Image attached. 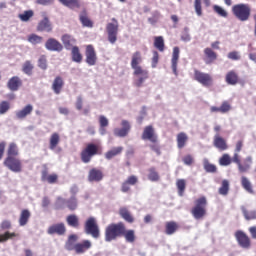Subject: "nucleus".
Wrapping results in <instances>:
<instances>
[{"label": "nucleus", "mask_w": 256, "mask_h": 256, "mask_svg": "<svg viewBox=\"0 0 256 256\" xmlns=\"http://www.w3.org/2000/svg\"><path fill=\"white\" fill-rule=\"evenodd\" d=\"M122 237H124L126 243H133L137 237L135 236V230L129 229L124 224V231L122 232Z\"/></svg>", "instance_id": "e433bc0d"}, {"label": "nucleus", "mask_w": 256, "mask_h": 256, "mask_svg": "<svg viewBox=\"0 0 256 256\" xmlns=\"http://www.w3.org/2000/svg\"><path fill=\"white\" fill-rule=\"evenodd\" d=\"M139 183V178L135 175L129 176L122 184L121 191L122 193H129L131 191V185H137Z\"/></svg>", "instance_id": "dca6fc26"}, {"label": "nucleus", "mask_w": 256, "mask_h": 256, "mask_svg": "<svg viewBox=\"0 0 256 256\" xmlns=\"http://www.w3.org/2000/svg\"><path fill=\"white\" fill-rule=\"evenodd\" d=\"M206 65H211L217 61V52L213 51L211 48L204 49V59Z\"/></svg>", "instance_id": "4be33fe9"}, {"label": "nucleus", "mask_w": 256, "mask_h": 256, "mask_svg": "<svg viewBox=\"0 0 256 256\" xmlns=\"http://www.w3.org/2000/svg\"><path fill=\"white\" fill-rule=\"evenodd\" d=\"M63 87H65V80H63V77L61 76H56L52 82V91L55 93V95H61Z\"/></svg>", "instance_id": "aec40b11"}, {"label": "nucleus", "mask_w": 256, "mask_h": 256, "mask_svg": "<svg viewBox=\"0 0 256 256\" xmlns=\"http://www.w3.org/2000/svg\"><path fill=\"white\" fill-rule=\"evenodd\" d=\"M38 67L43 71L47 70V56H40V58L38 59Z\"/></svg>", "instance_id": "052dcab7"}, {"label": "nucleus", "mask_w": 256, "mask_h": 256, "mask_svg": "<svg viewBox=\"0 0 256 256\" xmlns=\"http://www.w3.org/2000/svg\"><path fill=\"white\" fill-rule=\"evenodd\" d=\"M6 157H18L19 156V147L15 142H12L8 145L6 151Z\"/></svg>", "instance_id": "79ce46f5"}, {"label": "nucleus", "mask_w": 256, "mask_h": 256, "mask_svg": "<svg viewBox=\"0 0 256 256\" xmlns=\"http://www.w3.org/2000/svg\"><path fill=\"white\" fill-rule=\"evenodd\" d=\"M154 47L160 53H163L165 51V40L163 39V36H156L154 37Z\"/></svg>", "instance_id": "09e8293b"}, {"label": "nucleus", "mask_w": 256, "mask_h": 256, "mask_svg": "<svg viewBox=\"0 0 256 256\" xmlns=\"http://www.w3.org/2000/svg\"><path fill=\"white\" fill-rule=\"evenodd\" d=\"M84 231L94 239H99V237H101V230H99V224H97V219L95 217H89L85 221Z\"/></svg>", "instance_id": "423d86ee"}, {"label": "nucleus", "mask_w": 256, "mask_h": 256, "mask_svg": "<svg viewBox=\"0 0 256 256\" xmlns=\"http://www.w3.org/2000/svg\"><path fill=\"white\" fill-rule=\"evenodd\" d=\"M28 42L32 45H39V43L43 42V37L37 35V34H30L28 36Z\"/></svg>", "instance_id": "6e6d98bb"}, {"label": "nucleus", "mask_w": 256, "mask_h": 256, "mask_svg": "<svg viewBox=\"0 0 256 256\" xmlns=\"http://www.w3.org/2000/svg\"><path fill=\"white\" fill-rule=\"evenodd\" d=\"M45 47L48 51H57L58 53L63 51V44L55 38H49L45 43Z\"/></svg>", "instance_id": "f3484780"}, {"label": "nucleus", "mask_w": 256, "mask_h": 256, "mask_svg": "<svg viewBox=\"0 0 256 256\" xmlns=\"http://www.w3.org/2000/svg\"><path fill=\"white\" fill-rule=\"evenodd\" d=\"M101 153V146L94 143H88L86 147L81 151L80 159L82 163H91V159H93L95 155H101Z\"/></svg>", "instance_id": "7ed1b4c3"}, {"label": "nucleus", "mask_w": 256, "mask_h": 256, "mask_svg": "<svg viewBox=\"0 0 256 256\" xmlns=\"http://www.w3.org/2000/svg\"><path fill=\"white\" fill-rule=\"evenodd\" d=\"M213 145L218 149V151H227L229 149V145H227V140L221 137V135L216 134L214 136Z\"/></svg>", "instance_id": "a211bd4d"}, {"label": "nucleus", "mask_w": 256, "mask_h": 256, "mask_svg": "<svg viewBox=\"0 0 256 256\" xmlns=\"http://www.w3.org/2000/svg\"><path fill=\"white\" fill-rule=\"evenodd\" d=\"M77 239H79V237L76 234H71L68 237V241L66 242V245H65L67 251H73V247H75L73 243H75Z\"/></svg>", "instance_id": "5fc2aeb1"}, {"label": "nucleus", "mask_w": 256, "mask_h": 256, "mask_svg": "<svg viewBox=\"0 0 256 256\" xmlns=\"http://www.w3.org/2000/svg\"><path fill=\"white\" fill-rule=\"evenodd\" d=\"M31 113H33V105L28 104L22 110L16 112V117L17 119H25Z\"/></svg>", "instance_id": "4c0bfd02"}, {"label": "nucleus", "mask_w": 256, "mask_h": 256, "mask_svg": "<svg viewBox=\"0 0 256 256\" xmlns=\"http://www.w3.org/2000/svg\"><path fill=\"white\" fill-rule=\"evenodd\" d=\"M112 23L106 25L109 43L115 44L117 42V33H119V21L115 18L111 19Z\"/></svg>", "instance_id": "6e6552de"}, {"label": "nucleus", "mask_w": 256, "mask_h": 256, "mask_svg": "<svg viewBox=\"0 0 256 256\" xmlns=\"http://www.w3.org/2000/svg\"><path fill=\"white\" fill-rule=\"evenodd\" d=\"M79 21L83 27H88L89 29L93 28V20L89 18V14H87V10L84 9L79 15Z\"/></svg>", "instance_id": "bb28decb"}, {"label": "nucleus", "mask_w": 256, "mask_h": 256, "mask_svg": "<svg viewBox=\"0 0 256 256\" xmlns=\"http://www.w3.org/2000/svg\"><path fill=\"white\" fill-rule=\"evenodd\" d=\"M121 153H123L122 146L114 147L105 153V159H108V161H109V160L113 159V157H117V155H121Z\"/></svg>", "instance_id": "c03bdc74"}, {"label": "nucleus", "mask_w": 256, "mask_h": 256, "mask_svg": "<svg viewBox=\"0 0 256 256\" xmlns=\"http://www.w3.org/2000/svg\"><path fill=\"white\" fill-rule=\"evenodd\" d=\"M19 234L15 232L6 231L3 234H0V243H5L9 241V239H15V237H18Z\"/></svg>", "instance_id": "3c124183"}, {"label": "nucleus", "mask_w": 256, "mask_h": 256, "mask_svg": "<svg viewBox=\"0 0 256 256\" xmlns=\"http://www.w3.org/2000/svg\"><path fill=\"white\" fill-rule=\"evenodd\" d=\"M103 177H105V175L99 168H92L88 172V181L90 183H99V181H103Z\"/></svg>", "instance_id": "4468645a"}, {"label": "nucleus", "mask_w": 256, "mask_h": 256, "mask_svg": "<svg viewBox=\"0 0 256 256\" xmlns=\"http://www.w3.org/2000/svg\"><path fill=\"white\" fill-rule=\"evenodd\" d=\"M3 165L10 171H13V173H21V171H23L21 160L16 157H6Z\"/></svg>", "instance_id": "1a4fd4ad"}, {"label": "nucleus", "mask_w": 256, "mask_h": 256, "mask_svg": "<svg viewBox=\"0 0 256 256\" xmlns=\"http://www.w3.org/2000/svg\"><path fill=\"white\" fill-rule=\"evenodd\" d=\"M241 211L243 213L246 221H255L256 220V210H247L245 206L241 207Z\"/></svg>", "instance_id": "49530a36"}, {"label": "nucleus", "mask_w": 256, "mask_h": 256, "mask_svg": "<svg viewBox=\"0 0 256 256\" xmlns=\"http://www.w3.org/2000/svg\"><path fill=\"white\" fill-rule=\"evenodd\" d=\"M71 50V57L74 63H81L83 61V54L78 46H73Z\"/></svg>", "instance_id": "58836bf2"}, {"label": "nucleus", "mask_w": 256, "mask_h": 256, "mask_svg": "<svg viewBox=\"0 0 256 256\" xmlns=\"http://www.w3.org/2000/svg\"><path fill=\"white\" fill-rule=\"evenodd\" d=\"M119 215L126 223H135V217L131 214V211L127 207H121L119 209Z\"/></svg>", "instance_id": "c85d7f7f"}, {"label": "nucleus", "mask_w": 256, "mask_h": 256, "mask_svg": "<svg viewBox=\"0 0 256 256\" xmlns=\"http://www.w3.org/2000/svg\"><path fill=\"white\" fill-rule=\"evenodd\" d=\"M236 241L238 245L243 249H249L251 247V238L245 234V232L238 230L235 233Z\"/></svg>", "instance_id": "ddd939ff"}, {"label": "nucleus", "mask_w": 256, "mask_h": 256, "mask_svg": "<svg viewBox=\"0 0 256 256\" xmlns=\"http://www.w3.org/2000/svg\"><path fill=\"white\" fill-rule=\"evenodd\" d=\"M125 230V223H111L105 228V241L106 243H111V241H115L119 239V237H123V231Z\"/></svg>", "instance_id": "f03ea898"}, {"label": "nucleus", "mask_w": 256, "mask_h": 256, "mask_svg": "<svg viewBox=\"0 0 256 256\" xmlns=\"http://www.w3.org/2000/svg\"><path fill=\"white\" fill-rule=\"evenodd\" d=\"M231 111V103L229 101H223L220 107L211 106L210 113H229Z\"/></svg>", "instance_id": "5701e85b"}, {"label": "nucleus", "mask_w": 256, "mask_h": 256, "mask_svg": "<svg viewBox=\"0 0 256 256\" xmlns=\"http://www.w3.org/2000/svg\"><path fill=\"white\" fill-rule=\"evenodd\" d=\"M229 189H230L229 180L224 179L221 182V186L218 189V193L219 195H223L224 197H227L229 195Z\"/></svg>", "instance_id": "de8ad7c7"}, {"label": "nucleus", "mask_w": 256, "mask_h": 256, "mask_svg": "<svg viewBox=\"0 0 256 256\" xmlns=\"http://www.w3.org/2000/svg\"><path fill=\"white\" fill-rule=\"evenodd\" d=\"M194 79L197 81V83H200V85H203V87H212L213 86V76L209 73H205L202 71H199L197 69L194 70Z\"/></svg>", "instance_id": "0eeeda50"}, {"label": "nucleus", "mask_w": 256, "mask_h": 256, "mask_svg": "<svg viewBox=\"0 0 256 256\" xmlns=\"http://www.w3.org/2000/svg\"><path fill=\"white\" fill-rule=\"evenodd\" d=\"M88 249H91V241L89 240H83L80 243H76L73 246V251L77 253V255H82V253H85V251H88Z\"/></svg>", "instance_id": "412c9836"}, {"label": "nucleus", "mask_w": 256, "mask_h": 256, "mask_svg": "<svg viewBox=\"0 0 256 256\" xmlns=\"http://www.w3.org/2000/svg\"><path fill=\"white\" fill-rule=\"evenodd\" d=\"M121 125L122 128L114 129L115 137H127V135H129V131H131V124H129V121L123 120Z\"/></svg>", "instance_id": "2eb2a0df"}, {"label": "nucleus", "mask_w": 256, "mask_h": 256, "mask_svg": "<svg viewBox=\"0 0 256 256\" xmlns=\"http://www.w3.org/2000/svg\"><path fill=\"white\" fill-rule=\"evenodd\" d=\"M225 81L227 85H237V83H239V74H237V72H235L234 70H231L227 72L225 76Z\"/></svg>", "instance_id": "72a5a7b5"}, {"label": "nucleus", "mask_w": 256, "mask_h": 256, "mask_svg": "<svg viewBox=\"0 0 256 256\" xmlns=\"http://www.w3.org/2000/svg\"><path fill=\"white\" fill-rule=\"evenodd\" d=\"M61 41L67 51H71V49L74 47L73 45L77 43V40L69 34H64L61 38Z\"/></svg>", "instance_id": "a878e982"}, {"label": "nucleus", "mask_w": 256, "mask_h": 256, "mask_svg": "<svg viewBox=\"0 0 256 256\" xmlns=\"http://www.w3.org/2000/svg\"><path fill=\"white\" fill-rule=\"evenodd\" d=\"M33 69H34V66L29 60L25 61L24 64L22 65V71L23 73H25V75H29V76L33 75Z\"/></svg>", "instance_id": "864d4df0"}, {"label": "nucleus", "mask_w": 256, "mask_h": 256, "mask_svg": "<svg viewBox=\"0 0 256 256\" xmlns=\"http://www.w3.org/2000/svg\"><path fill=\"white\" fill-rule=\"evenodd\" d=\"M213 11L215 13H217V15H219V17H224L227 18L228 17V13L226 12L225 9H223V7L219 6V5H214L213 6Z\"/></svg>", "instance_id": "13d9d810"}, {"label": "nucleus", "mask_w": 256, "mask_h": 256, "mask_svg": "<svg viewBox=\"0 0 256 256\" xmlns=\"http://www.w3.org/2000/svg\"><path fill=\"white\" fill-rule=\"evenodd\" d=\"M182 161H183L184 165H188V166H191V165H193V163H195V159L193 158V156L191 154L184 156Z\"/></svg>", "instance_id": "774afa93"}, {"label": "nucleus", "mask_w": 256, "mask_h": 256, "mask_svg": "<svg viewBox=\"0 0 256 256\" xmlns=\"http://www.w3.org/2000/svg\"><path fill=\"white\" fill-rule=\"evenodd\" d=\"M251 165H253V157L247 156L243 163L240 162V165L238 166L239 173H248L249 169H251Z\"/></svg>", "instance_id": "cd10ccee"}, {"label": "nucleus", "mask_w": 256, "mask_h": 256, "mask_svg": "<svg viewBox=\"0 0 256 256\" xmlns=\"http://www.w3.org/2000/svg\"><path fill=\"white\" fill-rule=\"evenodd\" d=\"M11 227H13V225L11 224V220H3L0 223V229L2 231H9V229H11Z\"/></svg>", "instance_id": "338daca9"}, {"label": "nucleus", "mask_w": 256, "mask_h": 256, "mask_svg": "<svg viewBox=\"0 0 256 256\" xmlns=\"http://www.w3.org/2000/svg\"><path fill=\"white\" fill-rule=\"evenodd\" d=\"M194 9H195L196 15H198V17H201V15H203V9L201 7V0H194Z\"/></svg>", "instance_id": "69168bd1"}, {"label": "nucleus", "mask_w": 256, "mask_h": 256, "mask_svg": "<svg viewBox=\"0 0 256 256\" xmlns=\"http://www.w3.org/2000/svg\"><path fill=\"white\" fill-rule=\"evenodd\" d=\"M141 139L143 141H150V143H157L158 141V136L155 133V128L153 126L149 125L146 126L142 132Z\"/></svg>", "instance_id": "f8f14e48"}, {"label": "nucleus", "mask_w": 256, "mask_h": 256, "mask_svg": "<svg viewBox=\"0 0 256 256\" xmlns=\"http://www.w3.org/2000/svg\"><path fill=\"white\" fill-rule=\"evenodd\" d=\"M23 85V81L18 76H14L9 79L7 87L10 91H19V88Z\"/></svg>", "instance_id": "393cba45"}, {"label": "nucleus", "mask_w": 256, "mask_h": 256, "mask_svg": "<svg viewBox=\"0 0 256 256\" xmlns=\"http://www.w3.org/2000/svg\"><path fill=\"white\" fill-rule=\"evenodd\" d=\"M65 231H67V229L64 223L54 224L48 228L49 235H65Z\"/></svg>", "instance_id": "b1692460"}, {"label": "nucleus", "mask_w": 256, "mask_h": 256, "mask_svg": "<svg viewBox=\"0 0 256 256\" xmlns=\"http://www.w3.org/2000/svg\"><path fill=\"white\" fill-rule=\"evenodd\" d=\"M176 187L178 189V195L180 197H183V195L185 194V189L187 187V182L185 181V179L177 180Z\"/></svg>", "instance_id": "603ef678"}, {"label": "nucleus", "mask_w": 256, "mask_h": 256, "mask_svg": "<svg viewBox=\"0 0 256 256\" xmlns=\"http://www.w3.org/2000/svg\"><path fill=\"white\" fill-rule=\"evenodd\" d=\"M59 143H61V136L59 135V133H52L49 139V150L55 151Z\"/></svg>", "instance_id": "2f4dec72"}, {"label": "nucleus", "mask_w": 256, "mask_h": 256, "mask_svg": "<svg viewBox=\"0 0 256 256\" xmlns=\"http://www.w3.org/2000/svg\"><path fill=\"white\" fill-rule=\"evenodd\" d=\"M176 141L178 149H183L187 145V141H189V136L185 132H180L177 134Z\"/></svg>", "instance_id": "a19ab883"}, {"label": "nucleus", "mask_w": 256, "mask_h": 256, "mask_svg": "<svg viewBox=\"0 0 256 256\" xmlns=\"http://www.w3.org/2000/svg\"><path fill=\"white\" fill-rule=\"evenodd\" d=\"M179 231V223L175 221H168L165 223V234L166 235H175Z\"/></svg>", "instance_id": "7c9ffc66"}, {"label": "nucleus", "mask_w": 256, "mask_h": 256, "mask_svg": "<svg viewBox=\"0 0 256 256\" xmlns=\"http://www.w3.org/2000/svg\"><path fill=\"white\" fill-rule=\"evenodd\" d=\"M141 63H143V55L139 51L134 52L132 54L130 65L134 71L133 75L138 77V79L134 81L135 87H143V83L149 79V71L143 69Z\"/></svg>", "instance_id": "f257e3e1"}, {"label": "nucleus", "mask_w": 256, "mask_h": 256, "mask_svg": "<svg viewBox=\"0 0 256 256\" xmlns=\"http://www.w3.org/2000/svg\"><path fill=\"white\" fill-rule=\"evenodd\" d=\"M66 223L69 227L74 229H79L81 223L79 222V216L75 214H70L66 217Z\"/></svg>", "instance_id": "c9c22d12"}, {"label": "nucleus", "mask_w": 256, "mask_h": 256, "mask_svg": "<svg viewBox=\"0 0 256 256\" xmlns=\"http://www.w3.org/2000/svg\"><path fill=\"white\" fill-rule=\"evenodd\" d=\"M231 161V156H229V154H223L222 157L219 158V165L228 167V165H231Z\"/></svg>", "instance_id": "4d7b16f0"}, {"label": "nucleus", "mask_w": 256, "mask_h": 256, "mask_svg": "<svg viewBox=\"0 0 256 256\" xmlns=\"http://www.w3.org/2000/svg\"><path fill=\"white\" fill-rule=\"evenodd\" d=\"M37 31H46L47 33H51V31H53V26L47 16L38 23Z\"/></svg>", "instance_id": "c756f323"}, {"label": "nucleus", "mask_w": 256, "mask_h": 256, "mask_svg": "<svg viewBox=\"0 0 256 256\" xmlns=\"http://www.w3.org/2000/svg\"><path fill=\"white\" fill-rule=\"evenodd\" d=\"M179 47H174L172 52V59H171V65H172V71L174 75H177V63H179Z\"/></svg>", "instance_id": "f704fd0d"}, {"label": "nucleus", "mask_w": 256, "mask_h": 256, "mask_svg": "<svg viewBox=\"0 0 256 256\" xmlns=\"http://www.w3.org/2000/svg\"><path fill=\"white\" fill-rule=\"evenodd\" d=\"M9 109H11V104H9V102L2 101L0 103V115H5Z\"/></svg>", "instance_id": "680f3d73"}, {"label": "nucleus", "mask_w": 256, "mask_h": 256, "mask_svg": "<svg viewBox=\"0 0 256 256\" xmlns=\"http://www.w3.org/2000/svg\"><path fill=\"white\" fill-rule=\"evenodd\" d=\"M203 167L206 173H217V166L209 162V159H203Z\"/></svg>", "instance_id": "8fccbe9b"}, {"label": "nucleus", "mask_w": 256, "mask_h": 256, "mask_svg": "<svg viewBox=\"0 0 256 256\" xmlns=\"http://www.w3.org/2000/svg\"><path fill=\"white\" fill-rule=\"evenodd\" d=\"M33 15V10L24 11V13L19 14V19H21L24 22H27L29 21V19H31V17H33Z\"/></svg>", "instance_id": "bf43d9fd"}, {"label": "nucleus", "mask_w": 256, "mask_h": 256, "mask_svg": "<svg viewBox=\"0 0 256 256\" xmlns=\"http://www.w3.org/2000/svg\"><path fill=\"white\" fill-rule=\"evenodd\" d=\"M191 215L194 219H203L207 215V197L202 196L194 201V207L191 209Z\"/></svg>", "instance_id": "20e7f679"}, {"label": "nucleus", "mask_w": 256, "mask_h": 256, "mask_svg": "<svg viewBox=\"0 0 256 256\" xmlns=\"http://www.w3.org/2000/svg\"><path fill=\"white\" fill-rule=\"evenodd\" d=\"M148 179L149 181H152V183H157V181H160L161 176L159 175L157 168L150 167L148 169Z\"/></svg>", "instance_id": "a18cd8bd"}, {"label": "nucleus", "mask_w": 256, "mask_h": 256, "mask_svg": "<svg viewBox=\"0 0 256 256\" xmlns=\"http://www.w3.org/2000/svg\"><path fill=\"white\" fill-rule=\"evenodd\" d=\"M241 185L243 189L247 191V193H250L251 195L255 193V191L253 190V184H251V180H249V178H247L246 176L241 177Z\"/></svg>", "instance_id": "37998d69"}, {"label": "nucleus", "mask_w": 256, "mask_h": 256, "mask_svg": "<svg viewBox=\"0 0 256 256\" xmlns=\"http://www.w3.org/2000/svg\"><path fill=\"white\" fill-rule=\"evenodd\" d=\"M59 3L64 5V7H68V9H81V1L80 0H58Z\"/></svg>", "instance_id": "ea45409f"}, {"label": "nucleus", "mask_w": 256, "mask_h": 256, "mask_svg": "<svg viewBox=\"0 0 256 256\" xmlns=\"http://www.w3.org/2000/svg\"><path fill=\"white\" fill-rule=\"evenodd\" d=\"M160 17H161V13H159V11H155L152 13V17L148 18V22L151 25H155L159 21Z\"/></svg>", "instance_id": "0e129e2a"}, {"label": "nucleus", "mask_w": 256, "mask_h": 256, "mask_svg": "<svg viewBox=\"0 0 256 256\" xmlns=\"http://www.w3.org/2000/svg\"><path fill=\"white\" fill-rule=\"evenodd\" d=\"M152 59H151V66H152V69H155L159 63V52H157V50H154L152 52Z\"/></svg>", "instance_id": "e2e57ef3"}, {"label": "nucleus", "mask_w": 256, "mask_h": 256, "mask_svg": "<svg viewBox=\"0 0 256 256\" xmlns=\"http://www.w3.org/2000/svg\"><path fill=\"white\" fill-rule=\"evenodd\" d=\"M232 13L238 21H249L251 17V5L240 3L232 6Z\"/></svg>", "instance_id": "39448f33"}, {"label": "nucleus", "mask_w": 256, "mask_h": 256, "mask_svg": "<svg viewBox=\"0 0 256 256\" xmlns=\"http://www.w3.org/2000/svg\"><path fill=\"white\" fill-rule=\"evenodd\" d=\"M65 203L70 211H75V209H77V198L75 196H72L67 201L61 197H58L55 202V209H63V205H65Z\"/></svg>", "instance_id": "9d476101"}, {"label": "nucleus", "mask_w": 256, "mask_h": 256, "mask_svg": "<svg viewBox=\"0 0 256 256\" xmlns=\"http://www.w3.org/2000/svg\"><path fill=\"white\" fill-rule=\"evenodd\" d=\"M41 181H44L46 183H49L50 185H53L59 181V176L57 174H49V170L45 168L41 172Z\"/></svg>", "instance_id": "6ab92c4d"}, {"label": "nucleus", "mask_w": 256, "mask_h": 256, "mask_svg": "<svg viewBox=\"0 0 256 256\" xmlns=\"http://www.w3.org/2000/svg\"><path fill=\"white\" fill-rule=\"evenodd\" d=\"M29 219H31V211L28 209H23L20 212L18 223L20 227H25L29 223Z\"/></svg>", "instance_id": "473e14b6"}, {"label": "nucleus", "mask_w": 256, "mask_h": 256, "mask_svg": "<svg viewBox=\"0 0 256 256\" xmlns=\"http://www.w3.org/2000/svg\"><path fill=\"white\" fill-rule=\"evenodd\" d=\"M85 62L90 67L97 65V52L95 51V47L93 45H87L85 50Z\"/></svg>", "instance_id": "9b49d317"}]
</instances>
